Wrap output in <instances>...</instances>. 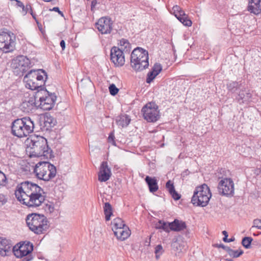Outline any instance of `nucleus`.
<instances>
[{
    "instance_id": "13",
    "label": "nucleus",
    "mask_w": 261,
    "mask_h": 261,
    "mask_svg": "<svg viewBox=\"0 0 261 261\" xmlns=\"http://www.w3.org/2000/svg\"><path fill=\"white\" fill-rule=\"evenodd\" d=\"M15 49V42L11 35L6 32L0 33V50L5 53L11 52Z\"/></svg>"
},
{
    "instance_id": "28",
    "label": "nucleus",
    "mask_w": 261,
    "mask_h": 261,
    "mask_svg": "<svg viewBox=\"0 0 261 261\" xmlns=\"http://www.w3.org/2000/svg\"><path fill=\"white\" fill-rule=\"evenodd\" d=\"M181 14L178 15V20L181 22L184 25L190 27L192 24V21L189 18L188 15L186 14L185 12H181Z\"/></svg>"
},
{
    "instance_id": "11",
    "label": "nucleus",
    "mask_w": 261,
    "mask_h": 261,
    "mask_svg": "<svg viewBox=\"0 0 261 261\" xmlns=\"http://www.w3.org/2000/svg\"><path fill=\"white\" fill-rule=\"evenodd\" d=\"M143 117L148 122H155L160 117L159 106L155 102H147L141 110Z\"/></svg>"
},
{
    "instance_id": "12",
    "label": "nucleus",
    "mask_w": 261,
    "mask_h": 261,
    "mask_svg": "<svg viewBox=\"0 0 261 261\" xmlns=\"http://www.w3.org/2000/svg\"><path fill=\"white\" fill-rule=\"evenodd\" d=\"M219 193L224 196H233L234 194V183L230 178L222 179L218 183Z\"/></svg>"
},
{
    "instance_id": "51",
    "label": "nucleus",
    "mask_w": 261,
    "mask_h": 261,
    "mask_svg": "<svg viewBox=\"0 0 261 261\" xmlns=\"http://www.w3.org/2000/svg\"><path fill=\"white\" fill-rule=\"evenodd\" d=\"M12 1L15 2V5L16 6L21 8L22 9H24V5L21 2L18 0H12Z\"/></svg>"
},
{
    "instance_id": "41",
    "label": "nucleus",
    "mask_w": 261,
    "mask_h": 261,
    "mask_svg": "<svg viewBox=\"0 0 261 261\" xmlns=\"http://www.w3.org/2000/svg\"><path fill=\"white\" fill-rule=\"evenodd\" d=\"M163 251V247L161 245H158L155 248V257L158 258L160 255L162 254Z\"/></svg>"
},
{
    "instance_id": "45",
    "label": "nucleus",
    "mask_w": 261,
    "mask_h": 261,
    "mask_svg": "<svg viewBox=\"0 0 261 261\" xmlns=\"http://www.w3.org/2000/svg\"><path fill=\"white\" fill-rule=\"evenodd\" d=\"M173 199L175 200H178L181 198V195L178 193L175 190L170 194Z\"/></svg>"
},
{
    "instance_id": "44",
    "label": "nucleus",
    "mask_w": 261,
    "mask_h": 261,
    "mask_svg": "<svg viewBox=\"0 0 261 261\" xmlns=\"http://www.w3.org/2000/svg\"><path fill=\"white\" fill-rule=\"evenodd\" d=\"M253 225L252 226L251 228L254 227H256L259 229H261V219H256L253 220Z\"/></svg>"
},
{
    "instance_id": "20",
    "label": "nucleus",
    "mask_w": 261,
    "mask_h": 261,
    "mask_svg": "<svg viewBox=\"0 0 261 261\" xmlns=\"http://www.w3.org/2000/svg\"><path fill=\"white\" fill-rule=\"evenodd\" d=\"M114 235L116 237L117 240L123 241L128 238L131 233L129 228L126 226L122 228H119L117 230H114Z\"/></svg>"
},
{
    "instance_id": "6",
    "label": "nucleus",
    "mask_w": 261,
    "mask_h": 261,
    "mask_svg": "<svg viewBox=\"0 0 261 261\" xmlns=\"http://www.w3.org/2000/svg\"><path fill=\"white\" fill-rule=\"evenodd\" d=\"M148 51L138 47L134 49L131 54V66L137 71H142L148 67Z\"/></svg>"
},
{
    "instance_id": "39",
    "label": "nucleus",
    "mask_w": 261,
    "mask_h": 261,
    "mask_svg": "<svg viewBox=\"0 0 261 261\" xmlns=\"http://www.w3.org/2000/svg\"><path fill=\"white\" fill-rule=\"evenodd\" d=\"M157 75L152 71H149L147 75L146 82L147 83L150 84Z\"/></svg>"
},
{
    "instance_id": "1",
    "label": "nucleus",
    "mask_w": 261,
    "mask_h": 261,
    "mask_svg": "<svg viewBox=\"0 0 261 261\" xmlns=\"http://www.w3.org/2000/svg\"><path fill=\"white\" fill-rule=\"evenodd\" d=\"M43 190L38 185L29 181L18 184L15 191V197L22 204L29 207H36L43 203L45 196Z\"/></svg>"
},
{
    "instance_id": "43",
    "label": "nucleus",
    "mask_w": 261,
    "mask_h": 261,
    "mask_svg": "<svg viewBox=\"0 0 261 261\" xmlns=\"http://www.w3.org/2000/svg\"><path fill=\"white\" fill-rule=\"evenodd\" d=\"M115 137L114 133L113 132H111L109 134V136L108 137V141L109 143H111L113 145L116 146V142L115 141Z\"/></svg>"
},
{
    "instance_id": "31",
    "label": "nucleus",
    "mask_w": 261,
    "mask_h": 261,
    "mask_svg": "<svg viewBox=\"0 0 261 261\" xmlns=\"http://www.w3.org/2000/svg\"><path fill=\"white\" fill-rule=\"evenodd\" d=\"M156 228L158 229H162L166 232H169L170 229V222H166L163 220H159L156 224Z\"/></svg>"
},
{
    "instance_id": "7",
    "label": "nucleus",
    "mask_w": 261,
    "mask_h": 261,
    "mask_svg": "<svg viewBox=\"0 0 261 261\" xmlns=\"http://www.w3.org/2000/svg\"><path fill=\"white\" fill-rule=\"evenodd\" d=\"M34 172L37 178L48 181L55 177L57 173L56 167L48 162H39L36 164Z\"/></svg>"
},
{
    "instance_id": "30",
    "label": "nucleus",
    "mask_w": 261,
    "mask_h": 261,
    "mask_svg": "<svg viewBox=\"0 0 261 261\" xmlns=\"http://www.w3.org/2000/svg\"><path fill=\"white\" fill-rule=\"evenodd\" d=\"M103 212L105 215V219L107 221H109L111 216L113 215L112 207L109 202H106L103 206Z\"/></svg>"
},
{
    "instance_id": "36",
    "label": "nucleus",
    "mask_w": 261,
    "mask_h": 261,
    "mask_svg": "<svg viewBox=\"0 0 261 261\" xmlns=\"http://www.w3.org/2000/svg\"><path fill=\"white\" fill-rule=\"evenodd\" d=\"M162 70V66L159 63H155L151 68V71L158 75Z\"/></svg>"
},
{
    "instance_id": "16",
    "label": "nucleus",
    "mask_w": 261,
    "mask_h": 261,
    "mask_svg": "<svg viewBox=\"0 0 261 261\" xmlns=\"http://www.w3.org/2000/svg\"><path fill=\"white\" fill-rule=\"evenodd\" d=\"M112 175L111 169L109 167L107 162L103 161L100 166L98 174V179L100 182H105L109 179Z\"/></svg>"
},
{
    "instance_id": "35",
    "label": "nucleus",
    "mask_w": 261,
    "mask_h": 261,
    "mask_svg": "<svg viewBox=\"0 0 261 261\" xmlns=\"http://www.w3.org/2000/svg\"><path fill=\"white\" fill-rule=\"evenodd\" d=\"M253 239L251 237H245L242 240V245L246 249L250 248Z\"/></svg>"
},
{
    "instance_id": "2",
    "label": "nucleus",
    "mask_w": 261,
    "mask_h": 261,
    "mask_svg": "<svg viewBox=\"0 0 261 261\" xmlns=\"http://www.w3.org/2000/svg\"><path fill=\"white\" fill-rule=\"evenodd\" d=\"M29 146L31 157L43 156L46 159L54 157L52 150L48 147L47 140L43 137L37 136L32 137Z\"/></svg>"
},
{
    "instance_id": "10",
    "label": "nucleus",
    "mask_w": 261,
    "mask_h": 261,
    "mask_svg": "<svg viewBox=\"0 0 261 261\" xmlns=\"http://www.w3.org/2000/svg\"><path fill=\"white\" fill-rule=\"evenodd\" d=\"M33 244L29 241L21 242L13 247L14 255L17 258H22V261H31L33 259L32 252Z\"/></svg>"
},
{
    "instance_id": "18",
    "label": "nucleus",
    "mask_w": 261,
    "mask_h": 261,
    "mask_svg": "<svg viewBox=\"0 0 261 261\" xmlns=\"http://www.w3.org/2000/svg\"><path fill=\"white\" fill-rule=\"evenodd\" d=\"M57 124V120L50 114L45 113L40 121L41 126L43 129L48 130L54 127Z\"/></svg>"
},
{
    "instance_id": "34",
    "label": "nucleus",
    "mask_w": 261,
    "mask_h": 261,
    "mask_svg": "<svg viewBox=\"0 0 261 261\" xmlns=\"http://www.w3.org/2000/svg\"><path fill=\"white\" fill-rule=\"evenodd\" d=\"M227 252L230 257L237 258L242 255L244 253V251L241 249L233 250L229 248L228 249Z\"/></svg>"
},
{
    "instance_id": "49",
    "label": "nucleus",
    "mask_w": 261,
    "mask_h": 261,
    "mask_svg": "<svg viewBox=\"0 0 261 261\" xmlns=\"http://www.w3.org/2000/svg\"><path fill=\"white\" fill-rule=\"evenodd\" d=\"M215 247H218V248H223L224 250H225L226 252H227L228 251V249H229L230 247H227V246H225L224 245H223V244H215L214 245Z\"/></svg>"
},
{
    "instance_id": "3",
    "label": "nucleus",
    "mask_w": 261,
    "mask_h": 261,
    "mask_svg": "<svg viewBox=\"0 0 261 261\" xmlns=\"http://www.w3.org/2000/svg\"><path fill=\"white\" fill-rule=\"evenodd\" d=\"M47 78V74L44 70L32 69L24 76L23 81L25 83L26 88L38 91L44 89L43 86Z\"/></svg>"
},
{
    "instance_id": "15",
    "label": "nucleus",
    "mask_w": 261,
    "mask_h": 261,
    "mask_svg": "<svg viewBox=\"0 0 261 261\" xmlns=\"http://www.w3.org/2000/svg\"><path fill=\"white\" fill-rule=\"evenodd\" d=\"M110 60L115 66H122L125 63V58L122 49L117 46L112 47L110 53Z\"/></svg>"
},
{
    "instance_id": "53",
    "label": "nucleus",
    "mask_w": 261,
    "mask_h": 261,
    "mask_svg": "<svg viewBox=\"0 0 261 261\" xmlns=\"http://www.w3.org/2000/svg\"><path fill=\"white\" fill-rule=\"evenodd\" d=\"M97 4V2L96 0H93L91 2V9H92L93 8H94Z\"/></svg>"
},
{
    "instance_id": "23",
    "label": "nucleus",
    "mask_w": 261,
    "mask_h": 261,
    "mask_svg": "<svg viewBox=\"0 0 261 261\" xmlns=\"http://www.w3.org/2000/svg\"><path fill=\"white\" fill-rule=\"evenodd\" d=\"M13 247L10 241L6 239L0 238V254L7 255Z\"/></svg>"
},
{
    "instance_id": "60",
    "label": "nucleus",
    "mask_w": 261,
    "mask_h": 261,
    "mask_svg": "<svg viewBox=\"0 0 261 261\" xmlns=\"http://www.w3.org/2000/svg\"><path fill=\"white\" fill-rule=\"evenodd\" d=\"M43 1H45V2H49L51 1L52 0H43Z\"/></svg>"
},
{
    "instance_id": "19",
    "label": "nucleus",
    "mask_w": 261,
    "mask_h": 261,
    "mask_svg": "<svg viewBox=\"0 0 261 261\" xmlns=\"http://www.w3.org/2000/svg\"><path fill=\"white\" fill-rule=\"evenodd\" d=\"M17 65V68L22 73L28 72L31 67V63L29 59L23 56L18 58Z\"/></svg>"
},
{
    "instance_id": "26",
    "label": "nucleus",
    "mask_w": 261,
    "mask_h": 261,
    "mask_svg": "<svg viewBox=\"0 0 261 261\" xmlns=\"http://www.w3.org/2000/svg\"><path fill=\"white\" fill-rule=\"evenodd\" d=\"M130 117L126 114H122L118 116L116 122L118 125L122 127H126L130 122Z\"/></svg>"
},
{
    "instance_id": "59",
    "label": "nucleus",
    "mask_w": 261,
    "mask_h": 261,
    "mask_svg": "<svg viewBox=\"0 0 261 261\" xmlns=\"http://www.w3.org/2000/svg\"><path fill=\"white\" fill-rule=\"evenodd\" d=\"M226 260L227 261H233L232 259L231 258H226Z\"/></svg>"
},
{
    "instance_id": "27",
    "label": "nucleus",
    "mask_w": 261,
    "mask_h": 261,
    "mask_svg": "<svg viewBox=\"0 0 261 261\" xmlns=\"http://www.w3.org/2000/svg\"><path fill=\"white\" fill-rule=\"evenodd\" d=\"M242 86L241 82L230 81L226 84V88L228 92L236 93Z\"/></svg>"
},
{
    "instance_id": "57",
    "label": "nucleus",
    "mask_w": 261,
    "mask_h": 261,
    "mask_svg": "<svg viewBox=\"0 0 261 261\" xmlns=\"http://www.w3.org/2000/svg\"><path fill=\"white\" fill-rule=\"evenodd\" d=\"M173 13L175 15V16L178 19V15L179 14V12H173Z\"/></svg>"
},
{
    "instance_id": "55",
    "label": "nucleus",
    "mask_w": 261,
    "mask_h": 261,
    "mask_svg": "<svg viewBox=\"0 0 261 261\" xmlns=\"http://www.w3.org/2000/svg\"><path fill=\"white\" fill-rule=\"evenodd\" d=\"M37 24V26L39 29V30L42 33L43 32V31H42V25L41 24V23L40 22L38 21H37L36 22Z\"/></svg>"
},
{
    "instance_id": "4",
    "label": "nucleus",
    "mask_w": 261,
    "mask_h": 261,
    "mask_svg": "<svg viewBox=\"0 0 261 261\" xmlns=\"http://www.w3.org/2000/svg\"><path fill=\"white\" fill-rule=\"evenodd\" d=\"M25 221L29 229L37 234L45 233L49 227L48 221L44 215L32 213L27 216Z\"/></svg>"
},
{
    "instance_id": "33",
    "label": "nucleus",
    "mask_w": 261,
    "mask_h": 261,
    "mask_svg": "<svg viewBox=\"0 0 261 261\" xmlns=\"http://www.w3.org/2000/svg\"><path fill=\"white\" fill-rule=\"evenodd\" d=\"M112 224L113 225L112 229L117 230L119 228H122L126 226L124 222L120 218H116L114 219L112 222Z\"/></svg>"
},
{
    "instance_id": "54",
    "label": "nucleus",
    "mask_w": 261,
    "mask_h": 261,
    "mask_svg": "<svg viewBox=\"0 0 261 261\" xmlns=\"http://www.w3.org/2000/svg\"><path fill=\"white\" fill-rule=\"evenodd\" d=\"M30 13H31V15L32 16V17L33 18V19L35 20L36 22H37V21H38V20L36 18V14L35 13H34L33 12V10H31V11L30 12Z\"/></svg>"
},
{
    "instance_id": "48",
    "label": "nucleus",
    "mask_w": 261,
    "mask_h": 261,
    "mask_svg": "<svg viewBox=\"0 0 261 261\" xmlns=\"http://www.w3.org/2000/svg\"><path fill=\"white\" fill-rule=\"evenodd\" d=\"M173 12H179V14H180L181 12H185L184 10L181 9V8L178 5L174 6L172 8Z\"/></svg>"
},
{
    "instance_id": "24",
    "label": "nucleus",
    "mask_w": 261,
    "mask_h": 261,
    "mask_svg": "<svg viewBox=\"0 0 261 261\" xmlns=\"http://www.w3.org/2000/svg\"><path fill=\"white\" fill-rule=\"evenodd\" d=\"M187 228L186 222L181 220L175 219L170 222V229L174 231H180Z\"/></svg>"
},
{
    "instance_id": "61",
    "label": "nucleus",
    "mask_w": 261,
    "mask_h": 261,
    "mask_svg": "<svg viewBox=\"0 0 261 261\" xmlns=\"http://www.w3.org/2000/svg\"><path fill=\"white\" fill-rule=\"evenodd\" d=\"M187 171H188V170L185 171L184 172V173H185L186 174V173H187Z\"/></svg>"
},
{
    "instance_id": "56",
    "label": "nucleus",
    "mask_w": 261,
    "mask_h": 261,
    "mask_svg": "<svg viewBox=\"0 0 261 261\" xmlns=\"http://www.w3.org/2000/svg\"><path fill=\"white\" fill-rule=\"evenodd\" d=\"M4 200L3 195H0V205L4 204Z\"/></svg>"
},
{
    "instance_id": "42",
    "label": "nucleus",
    "mask_w": 261,
    "mask_h": 261,
    "mask_svg": "<svg viewBox=\"0 0 261 261\" xmlns=\"http://www.w3.org/2000/svg\"><path fill=\"white\" fill-rule=\"evenodd\" d=\"M222 234L224 236V238H223V241L224 242H233L234 241V237H232L230 239H229V240H228L227 239V237H228V233H227V232L225 230H223L222 231Z\"/></svg>"
},
{
    "instance_id": "52",
    "label": "nucleus",
    "mask_w": 261,
    "mask_h": 261,
    "mask_svg": "<svg viewBox=\"0 0 261 261\" xmlns=\"http://www.w3.org/2000/svg\"><path fill=\"white\" fill-rule=\"evenodd\" d=\"M60 44L61 47H62V49L64 50L65 48V46H66L65 42L64 41V40H62L60 41Z\"/></svg>"
},
{
    "instance_id": "40",
    "label": "nucleus",
    "mask_w": 261,
    "mask_h": 261,
    "mask_svg": "<svg viewBox=\"0 0 261 261\" xmlns=\"http://www.w3.org/2000/svg\"><path fill=\"white\" fill-rule=\"evenodd\" d=\"M166 188L168 190L169 194L175 190L174 186L173 183L170 180L167 181L166 184Z\"/></svg>"
},
{
    "instance_id": "14",
    "label": "nucleus",
    "mask_w": 261,
    "mask_h": 261,
    "mask_svg": "<svg viewBox=\"0 0 261 261\" xmlns=\"http://www.w3.org/2000/svg\"><path fill=\"white\" fill-rule=\"evenodd\" d=\"M113 21L109 17L99 18L95 23V27L102 34H110L113 29Z\"/></svg>"
},
{
    "instance_id": "5",
    "label": "nucleus",
    "mask_w": 261,
    "mask_h": 261,
    "mask_svg": "<svg viewBox=\"0 0 261 261\" xmlns=\"http://www.w3.org/2000/svg\"><path fill=\"white\" fill-rule=\"evenodd\" d=\"M11 133L18 138H23L29 135L34 128V123L29 117L15 120L11 124Z\"/></svg>"
},
{
    "instance_id": "46",
    "label": "nucleus",
    "mask_w": 261,
    "mask_h": 261,
    "mask_svg": "<svg viewBox=\"0 0 261 261\" xmlns=\"http://www.w3.org/2000/svg\"><path fill=\"white\" fill-rule=\"evenodd\" d=\"M31 10H32L31 5L28 4L25 6H24V9H22V12H24V14H26L29 11L31 12Z\"/></svg>"
},
{
    "instance_id": "29",
    "label": "nucleus",
    "mask_w": 261,
    "mask_h": 261,
    "mask_svg": "<svg viewBox=\"0 0 261 261\" xmlns=\"http://www.w3.org/2000/svg\"><path fill=\"white\" fill-rule=\"evenodd\" d=\"M181 14L178 15V20L181 22L184 25L190 27L192 24V21L189 18L188 15L186 14L185 12H181Z\"/></svg>"
},
{
    "instance_id": "25",
    "label": "nucleus",
    "mask_w": 261,
    "mask_h": 261,
    "mask_svg": "<svg viewBox=\"0 0 261 261\" xmlns=\"http://www.w3.org/2000/svg\"><path fill=\"white\" fill-rule=\"evenodd\" d=\"M145 180L148 185L149 191L151 193H154L158 191L159 186L158 181L155 177H152L149 176H146Z\"/></svg>"
},
{
    "instance_id": "38",
    "label": "nucleus",
    "mask_w": 261,
    "mask_h": 261,
    "mask_svg": "<svg viewBox=\"0 0 261 261\" xmlns=\"http://www.w3.org/2000/svg\"><path fill=\"white\" fill-rule=\"evenodd\" d=\"M109 90L110 93L113 96L116 95L119 91V89L114 84H112L109 86Z\"/></svg>"
},
{
    "instance_id": "22",
    "label": "nucleus",
    "mask_w": 261,
    "mask_h": 261,
    "mask_svg": "<svg viewBox=\"0 0 261 261\" xmlns=\"http://www.w3.org/2000/svg\"><path fill=\"white\" fill-rule=\"evenodd\" d=\"M38 99L35 98V95L34 97H31L29 100H25L21 104V109L24 112H29L35 106H37L38 104Z\"/></svg>"
},
{
    "instance_id": "8",
    "label": "nucleus",
    "mask_w": 261,
    "mask_h": 261,
    "mask_svg": "<svg viewBox=\"0 0 261 261\" xmlns=\"http://www.w3.org/2000/svg\"><path fill=\"white\" fill-rule=\"evenodd\" d=\"M212 197V194L208 186L203 184L195 188L191 198V203L196 206H206Z\"/></svg>"
},
{
    "instance_id": "32",
    "label": "nucleus",
    "mask_w": 261,
    "mask_h": 261,
    "mask_svg": "<svg viewBox=\"0 0 261 261\" xmlns=\"http://www.w3.org/2000/svg\"><path fill=\"white\" fill-rule=\"evenodd\" d=\"M119 45L123 53H129L131 49V45L129 41L125 39H122L120 40Z\"/></svg>"
},
{
    "instance_id": "9",
    "label": "nucleus",
    "mask_w": 261,
    "mask_h": 261,
    "mask_svg": "<svg viewBox=\"0 0 261 261\" xmlns=\"http://www.w3.org/2000/svg\"><path fill=\"white\" fill-rule=\"evenodd\" d=\"M35 98L39 102L38 107L44 110H50L54 106L57 99L55 93H50L46 89H42L35 92Z\"/></svg>"
},
{
    "instance_id": "21",
    "label": "nucleus",
    "mask_w": 261,
    "mask_h": 261,
    "mask_svg": "<svg viewBox=\"0 0 261 261\" xmlns=\"http://www.w3.org/2000/svg\"><path fill=\"white\" fill-rule=\"evenodd\" d=\"M261 0H248L247 10L255 15H258L261 13Z\"/></svg>"
},
{
    "instance_id": "58",
    "label": "nucleus",
    "mask_w": 261,
    "mask_h": 261,
    "mask_svg": "<svg viewBox=\"0 0 261 261\" xmlns=\"http://www.w3.org/2000/svg\"><path fill=\"white\" fill-rule=\"evenodd\" d=\"M177 245H178V243H177L176 242H175V243L172 245V246H173V247L174 248H175H175H176V249L177 250V249H178Z\"/></svg>"
},
{
    "instance_id": "47",
    "label": "nucleus",
    "mask_w": 261,
    "mask_h": 261,
    "mask_svg": "<svg viewBox=\"0 0 261 261\" xmlns=\"http://www.w3.org/2000/svg\"><path fill=\"white\" fill-rule=\"evenodd\" d=\"M45 210L49 213H52L54 210V207L51 204H46Z\"/></svg>"
},
{
    "instance_id": "50",
    "label": "nucleus",
    "mask_w": 261,
    "mask_h": 261,
    "mask_svg": "<svg viewBox=\"0 0 261 261\" xmlns=\"http://www.w3.org/2000/svg\"><path fill=\"white\" fill-rule=\"evenodd\" d=\"M50 11H55L58 12L61 16L64 17L63 13L61 11L58 7H54L53 9H49Z\"/></svg>"
},
{
    "instance_id": "17",
    "label": "nucleus",
    "mask_w": 261,
    "mask_h": 261,
    "mask_svg": "<svg viewBox=\"0 0 261 261\" xmlns=\"http://www.w3.org/2000/svg\"><path fill=\"white\" fill-rule=\"evenodd\" d=\"M252 95L249 90H247L245 88L241 89L236 96L235 100L240 105H248L252 101Z\"/></svg>"
},
{
    "instance_id": "37",
    "label": "nucleus",
    "mask_w": 261,
    "mask_h": 261,
    "mask_svg": "<svg viewBox=\"0 0 261 261\" xmlns=\"http://www.w3.org/2000/svg\"><path fill=\"white\" fill-rule=\"evenodd\" d=\"M8 184V180L6 175L0 171V186H5Z\"/></svg>"
}]
</instances>
